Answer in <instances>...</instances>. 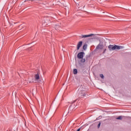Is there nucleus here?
I'll use <instances>...</instances> for the list:
<instances>
[{
    "label": "nucleus",
    "mask_w": 131,
    "mask_h": 131,
    "mask_svg": "<svg viewBox=\"0 0 131 131\" xmlns=\"http://www.w3.org/2000/svg\"><path fill=\"white\" fill-rule=\"evenodd\" d=\"M80 59H81L80 60L81 63H84L85 62V59H83V58Z\"/></svg>",
    "instance_id": "nucleus-9"
},
{
    "label": "nucleus",
    "mask_w": 131,
    "mask_h": 131,
    "mask_svg": "<svg viewBox=\"0 0 131 131\" xmlns=\"http://www.w3.org/2000/svg\"><path fill=\"white\" fill-rule=\"evenodd\" d=\"M83 55H84V52H80L77 55L78 59H82L83 58Z\"/></svg>",
    "instance_id": "nucleus-2"
},
{
    "label": "nucleus",
    "mask_w": 131,
    "mask_h": 131,
    "mask_svg": "<svg viewBox=\"0 0 131 131\" xmlns=\"http://www.w3.org/2000/svg\"><path fill=\"white\" fill-rule=\"evenodd\" d=\"M92 35H94L93 34H91L90 35H83L82 36V38H85L86 37H90V36H92Z\"/></svg>",
    "instance_id": "nucleus-4"
},
{
    "label": "nucleus",
    "mask_w": 131,
    "mask_h": 131,
    "mask_svg": "<svg viewBox=\"0 0 131 131\" xmlns=\"http://www.w3.org/2000/svg\"><path fill=\"white\" fill-rule=\"evenodd\" d=\"M86 48H88V45H84L83 46V50H84V51H85V50H86Z\"/></svg>",
    "instance_id": "nucleus-7"
},
{
    "label": "nucleus",
    "mask_w": 131,
    "mask_h": 131,
    "mask_svg": "<svg viewBox=\"0 0 131 131\" xmlns=\"http://www.w3.org/2000/svg\"><path fill=\"white\" fill-rule=\"evenodd\" d=\"M72 107V106L71 105V106L69 107V110H71Z\"/></svg>",
    "instance_id": "nucleus-14"
},
{
    "label": "nucleus",
    "mask_w": 131,
    "mask_h": 131,
    "mask_svg": "<svg viewBox=\"0 0 131 131\" xmlns=\"http://www.w3.org/2000/svg\"><path fill=\"white\" fill-rule=\"evenodd\" d=\"M40 78V77H39V74H37L36 75H35V80H39V79Z\"/></svg>",
    "instance_id": "nucleus-5"
},
{
    "label": "nucleus",
    "mask_w": 131,
    "mask_h": 131,
    "mask_svg": "<svg viewBox=\"0 0 131 131\" xmlns=\"http://www.w3.org/2000/svg\"><path fill=\"white\" fill-rule=\"evenodd\" d=\"M59 26H58V25H56V26H55V29H58V28H59Z\"/></svg>",
    "instance_id": "nucleus-12"
},
{
    "label": "nucleus",
    "mask_w": 131,
    "mask_h": 131,
    "mask_svg": "<svg viewBox=\"0 0 131 131\" xmlns=\"http://www.w3.org/2000/svg\"><path fill=\"white\" fill-rule=\"evenodd\" d=\"M97 49L98 50H102V49H103V45H98L97 47Z\"/></svg>",
    "instance_id": "nucleus-6"
},
{
    "label": "nucleus",
    "mask_w": 131,
    "mask_h": 131,
    "mask_svg": "<svg viewBox=\"0 0 131 131\" xmlns=\"http://www.w3.org/2000/svg\"><path fill=\"white\" fill-rule=\"evenodd\" d=\"M82 46V41H79L77 46V50H79L80 49V47Z\"/></svg>",
    "instance_id": "nucleus-3"
},
{
    "label": "nucleus",
    "mask_w": 131,
    "mask_h": 131,
    "mask_svg": "<svg viewBox=\"0 0 131 131\" xmlns=\"http://www.w3.org/2000/svg\"><path fill=\"white\" fill-rule=\"evenodd\" d=\"M106 51H107V49H105L103 52V54H104L105 52H106Z\"/></svg>",
    "instance_id": "nucleus-15"
},
{
    "label": "nucleus",
    "mask_w": 131,
    "mask_h": 131,
    "mask_svg": "<svg viewBox=\"0 0 131 131\" xmlns=\"http://www.w3.org/2000/svg\"><path fill=\"white\" fill-rule=\"evenodd\" d=\"M80 128H78L77 131H80Z\"/></svg>",
    "instance_id": "nucleus-16"
},
{
    "label": "nucleus",
    "mask_w": 131,
    "mask_h": 131,
    "mask_svg": "<svg viewBox=\"0 0 131 131\" xmlns=\"http://www.w3.org/2000/svg\"><path fill=\"white\" fill-rule=\"evenodd\" d=\"M109 51H115V50H121V49H123V47L119 46L117 45H110L108 46Z\"/></svg>",
    "instance_id": "nucleus-1"
},
{
    "label": "nucleus",
    "mask_w": 131,
    "mask_h": 131,
    "mask_svg": "<svg viewBox=\"0 0 131 131\" xmlns=\"http://www.w3.org/2000/svg\"><path fill=\"white\" fill-rule=\"evenodd\" d=\"M73 72L74 74H77V69H74Z\"/></svg>",
    "instance_id": "nucleus-8"
},
{
    "label": "nucleus",
    "mask_w": 131,
    "mask_h": 131,
    "mask_svg": "<svg viewBox=\"0 0 131 131\" xmlns=\"http://www.w3.org/2000/svg\"><path fill=\"white\" fill-rule=\"evenodd\" d=\"M100 77L103 79H104V75L102 74H100Z\"/></svg>",
    "instance_id": "nucleus-11"
},
{
    "label": "nucleus",
    "mask_w": 131,
    "mask_h": 131,
    "mask_svg": "<svg viewBox=\"0 0 131 131\" xmlns=\"http://www.w3.org/2000/svg\"><path fill=\"white\" fill-rule=\"evenodd\" d=\"M100 125H101V122H99L98 125V128H99V127H100Z\"/></svg>",
    "instance_id": "nucleus-13"
},
{
    "label": "nucleus",
    "mask_w": 131,
    "mask_h": 131,
    "mask_svg": "<svg viewBox=\"0 0 131 131\" xmlns=\"http://www.w3.org/2000/svg\"><path fill=\"white\" fill-rule=\"evenodd\" d=\"M116 119L121 120V119H122V116H120L116 118Z\"/></svg>",
    "instance_id": "nucleus-10"
}]
</instances>
